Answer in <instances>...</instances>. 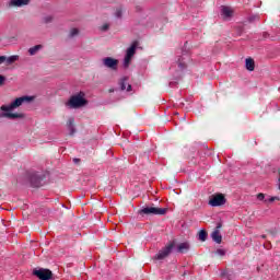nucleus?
Returning <instances> with one entry per match:
<instances>
[{
	"label": "nucleus",
	"instance_id": "1",
	"mask_svg": "<svg viewBox=\"0 0 280 280\" xmlns=\"http://www.w3.org/2000/svg\"><path fill=\"white\" fill-rule=\"evenodd\" d=\"M34 96H21L15 98L10 105H2L0 107V110H3L1 117H5L7 119H23V114H14L10 112L16 110V108L23 106V104H30L34 102Z\"/></svg>",
	"mask_w": 280,
	"mask_h": 280
},
{
	"label": "nucleus",
	"instance_id": "2",
	"mask_svg": "<svg viewBox=\"0 0 280 280\" xmlns=\"http://www.w3.org/2000/svg\"><path fill=\"white\" fill-rule=\"evenodd\" d=\"M89 104V101L84 98V92H80L75 95H72L69 101L66 103V106L68 108H82V106H86Z\"/></svg>",
	"mask_w": 280,
	"mask_h": 280
},
{
	"label": "nucleus",
	"instance_id": "3",
	"mask_svg": "<svg viewBox=\"0 0 280 280\" xmlns=\"http://www.w3.org/2000/svg\"><path fill=\"white\" fill-rule=\"evenodd\" d=\"M138 213L139 215H165L167 208L143 207Z\"/></svg>",
	"mask_w": 280,
	"mask_h": 280
},
{
	"label": "nucleus",
	"instance_id": "4",
	"mask_svg": "<svg viewBox=\"0 0 280 280\" xmlns=\"http://www.w3.org/2000/svg\"><path fill=\"white\" fill-rule=\"evenodd\" d=\"M189 61V55H183L177 57L174 65L172 66V69H174L177 72V75L179 73H183L185 69H187V62Z\"/></svg>",
	"mask_w": 280,
	"mask_h": 280
},
{
	"label": "nucleus",
	"instance_id": "5",
	"mask_svg": "<svg viewBox=\"0 0 280 280\" xmlns=\"http://www.w3.org/2000/svg\"><path fill=\"white\" fill-rule=\"evenodd\" d=\"M46 177L45 173H33L30 177L32 187H43Z\"/></svg>",
	"mask_w": 280,
	"mask_h": 280
},
{
	"label": "nucleus",
	"instance_id": "6",
	"mask_svg": "<svg viewBox=\"0 0 280 280\" xmlns=\"http://www.w3.org/2000/svg\"><path fill=\"white\" fill-rule=\"evenodd\" d=\"M174 246H176V243L173 241L168 245H166L164 248H162L155 256L154 259L161 260L165 259L174 250Z\"/></svg>",
	"mask_w": 280,
	"mask_h": 280
},
{
	"label": "nucleus",
	"instance_id": "7",
	"mask_svg": "<svg viewBox=\"0 0 280 280\" xmlns=\"http://www.w3.org/2000/svg\"><path fill=\"white\" fill-rule=\"evenodd\" d=\"M33 275L38 277L40 280H50L54 277V273L49 269H34Z\"/></svg>",
	"mask_w": 280,
	"mask_h": 280
},
{
	"label": "nucleus",
	"instance_id": "8",
	"mask_svg": "<svg viewBox=\"0 0 280 280\" xmlns=\"http://www.w3.org/2000/svg\"><path fill=\"white\" fill-rule=\"evenodd\" d=\"M103 66L106 69H110L112 71H117V67L119 65V60L113 57H105L102 59Z\"/></svg>",
	"mask_w": 280,
	"mask_h": 280
},
{
	"label": "nucleus",
	"instance_id": "9",
	"mask_svg": "<svg viewBox=\"0 0 280 280\" xmlns=\"http://www.w3.org/2000/svg\"><path fill=\"white\" fill-rule=\"evenodd\" d=\"M210 207H222V205H226V198L222 194L213 195L209 200Z\"/></svg>",
	"mask_w": 280,
	"mask_h": 280
},
{
	"label": "nucleus",
	"instance_id": "10",
	"mask_svg": "<svg viewBox=\"0 0 280 280\" xmlns=\"http://www.w3.org/2000/svg\"><path fill=\"white\" fill-rule=\"evenodd\" d=\"M220 12L223 21H231L233 19V9L231 7L221 5Z\"/></svg>",
	"mask_w": 280,
	"mask_h": 280
},
{
	"label": "nucleus",
	"instance_id": "11",
	"mask_svg": "<svg viewBox=\"0 0 280 280\" xmlns=\"http://www.w3.org/2000/svg\"><path fill=\"white\" fill-rule=\"evenodd\" d=\"M119 86L120 91H127V93H130V91H132V85L128 83V78L126 77L119 81Z\"/></svg>",
	"mask_w": 280,
	"mask_h": 280
},
{
	"label": "nucleus",
	"instance_id": "12",
	"mask_svg": "<svg viewBox=\"0 0 280 280\" xmlns=\"http://www.w3.org/2000/svg\"><path fill=\"white\" fill-rule=\"evenodd\" d=\"M31 0H11L9 5L11 8H23V5H30Z\"/></svg>",
	"mask_w": 280,
	"mask_h": 280
},
{
	"label": "nucleus",
	"instance_id": "13",
	"mask_svg": "<svg viewBox=\"0 0 280 280\" xmlns=\"http://www.w3.org/2000/svg\"><path fill=\"white\" fill-rule=\"evenodd\" d=\"M137 47H139V43L133 42L132 45L127 49L126 56H128V58H132V56L137 54Z\"/></svg>",
	"mask_w": 280,
	"mask_h": 280
},
{
	"label": "nucleus",
	"instance_id": "14",
	"mask_svg": "<svg viewBox=\"0 0 280 280\" xmlns=\"http://www.w3.org/2000/svg\"><path fill=\"white\" fill-rule=\"evenodd\" d=\"M75 119L69 118L67 122V128L69 130V135L73 136L75 135Z\"/></svg>",
	"mask_w": 280,
	"mask_h": 280
},
{
	"label": "nucleus",
	"instance_id": "15",
	"mask_svg": "<svg viewBox=\"0 0 280 280\" xmlns=\"http://www.w3.org/2000/svg\"><path fill=\"white\" fill-rule=\"evenodd\" d=\"M45 46H43L42 44L35 45L31 48H28V54L30 56H36V54H38V51H42V49H44Z\"/></svg>",
	"mask_w": 280,
	"mask_h": 280
},
{
	"label": "nucleus",
	"instance_id": "16",
	"mask_svg": "<svg viewBox=\"0 0 280 280\" xmlns=\"http://www.w3.org/2000/svg\"><path fill=\"white\" fill-rule=\"evenodd\" d=\"M189 248H190L189 243L185 242V243H179V244L177 245L176 250H177L178 253H187V252L189 250Z\"/></svg>",
	"mask_w": 280,
	"mask_h": 280
},
{
	"label": "nucleus",
	"instance_id": "17",
	"mask_svg": "<svg viewBox=\"0 0 280 280\" xmlns=\"http://www.w3.org/2000/svg\"><path fill=\"white\" fill-rule=\"evenodd\" d=\"M211 237L217 244H222V235L220 234V230L213 231Z\"/></svg>",
	"mask_w": 280,
	"mask_h": 280
},
{
	"label": "nucleus",
	"instance_id": "18",
	"mask_svg": "<svg viewBox=\"0 0 280 280\" xmlns=\"http://www.w3.org/2000/svg\"><path fill=\"white\" fill-rule=\"evenodd\" d=\"M245 67L247 71H255V60L253 58H247L245 60Z\"/></svg>",
	"mask_w": 280,
	"mask_h": 280
},
{
	"label": "nucleus",
	"instance_id": "19",
	"mask_svg": "<svg viewBox=\"0 0 280 280\" xmlns=\"http://www.w3.org/2000/svg\"><path fill=\"white\" fill-rule=\"evenodd\" d=\"M42 23H44V25H49V23H54V15H44L42 18Z\"/></svg>",
	"mask_w": 280,
	"mask_h": 280
},
{
	"label": "nucleus",
	"instance_id": "20",
	"mask_svg": "<svg viewBox=\"0 0 280 280\" xmlns=\"http://www.w3.org/2000/svg\"><path fill=\"white\" fill-rule=\"evenodd\" d=\"M19 60V55H13L10 57H7L5 62L7 65H13V62H16Z\"/></svg>",
	"mask_w": 280,
	"mask_h": 280
},
{
	"label": "nucleus",
	"instance_id": "21",
	"mask_svg": "<svg viewBox=\"0 0 280 280\" xmlns=\"http://www.w3.org/2000/svg\"><path fill=\"white\" fill-rule=\"evenodd\" d=\"M80 34V30L78 28H71L69 32V38H75Z\"/></svg>",
	"mask_w": 280,
	"mask_h": 280
},
{
	"label": "nucleus",
	"instance_id": "22",
	"mask_svg": "<svg viewBox=\"0 0 280 280\" xmlns=\"http://www.w3.org/2000/svg\"><path fill=\"white\" fill-rule=\"evenodd\" d=\"M207 231H205V230H201L200 232H199V240H200V242H207Z\"/></svg>",
	"mask_w": 280,
	"mask_h": 280
},
{
	"label": "nucleus",
	"instance_id": "23",
	"mask_svg": "<svg viewBox=\"0 0 280 280\" xmlns=\"http://www.w3.org/2000/svg\"><path fill=\"white\" fill-rule=\"evenodd\" d=\"M130 60H132V57H128V55H126L122 63L125 69H128V67H130Z\"/></svg>",
	"mask_w": 280,
	"mask_h": 280
},
{
	"label": "nucleus",
	"instance_id": "24",
	"mask_svg": "<svg viewBox=\"0 0 280 280\" xmlns=\"http://www.w3.org/2000/svg\"><path fill=\"white\" fill-rule=\"evenodd\" d=\"M215 254L219 255V257H224V255H226V250L219 248Z\"/></svg>",
	"mask_w": 280,
	"mask_h": 280
},
{
	"label": "nucleus",
	"instance_id": "25",
	"mask_svg": "<svg viewBox=\"0 0 280 280\" xmlns=\"http://www.w3.org/2000/svg\"><path fill=\"white\" fill-rule=\"evenodd\" d=\"M124 14V12L121 11V9H117L116 12H115V16L117 19H121V15Z\"/></svg>",
	"mask_w": 280,
	"mask_h": 280
},
{
	"label": "nucleus",
	"instance_id": "26",
	"mask_svg": "<svg viewBox=\"0 0 280 280\" xmlns=\"http://www.w3.org/2000/svg\"><path fill=\"white\" fill-rule=\"evenodd\" d=\"M255 21H259V15L249 16V23H255Z\"/></svg>",
	"mask_w": 280,
	"mask_h": 280
},
{
	"label": "nucleus",
	"instance_id": "27",
	"mask_svg": "<svg viewBox=\"0 0 280 280\" xmlns=\"http://www.w3.org/2000/svg\"><path fill=\"white\" fill-rule=\"evenodd\" d=\"M108 27H110L109 24H103V25L101 26V30H102V32H108Z\"/></svg>",
	"mask_w": 280,
	"mask_h": 280
},
{
	"label": "nucleus",
	"instance_id": "28",
	"mask_svg": "<svg viewBox=\"0 0 280 280\" xmlns=\"http://www.w3.org/2000/svg\"><path fill=\"white\" fill-rule=\"evenodd\" d=\"M275 200H280V198L279 197H271L269 199H266L265 202H275Z\"/></svg>",
	"mask_w": 280,
	"mask_h": 280
},
{
	"label": "nucleus",
	"instance_id": "29",
	"mask_svg": "<svg viewBox=\"0 0 280 280\" xmlns=\"http://www.w3.org/2000/svg\"><path fill=\"white\" fill-rule=\"evenodd\" d=\"M265 198H266V195H264L262 192L257 195L258 200H265Z\"/></svg>",
	"mask_w": 280,
	"mask_h": 280
},
{
	"label": "nucleus",
	"instance_id": "30",
	"mask_svg": "<svg viewBox=\"0 0 280 280\" xmlns=\"http://www.w3.org/2000/svg\"><path fill=\"white\" fill-rule=\"evenodd\" d=\"M7 57L5 56H0V65H3L5 62Z\"/></svg>",
	"mask_w": 280,
	"mask_h": 280
},
{
	"label": "nucleus",
	"instance_id": "31",
	"mask_svg": "<svg viewBox=\"0 0 280 280\" xmlns=\"http://www.w3.org/2000/svg\"><path fill=\"white\" fill-rule=\"evenodd\" d=\"M3 82H5V77L0 75V84H3Z\"/></svg>",
	"mask_w": 280,
	"mask_h": 280
},
{
	"label": "nucleus",
	"instance_id": "32",
	"mask_svg": "<svg viewBox=\"0 0 280 280\" xmlns=\"http://www.w3.org/2000/svg\"><path fill=\"white\" fill-rule=\"evenodd\" d=\"M220 229H222V223H218L217 225V231H220Z\"/></svg>",
	"mask_w": 280,
	"mask_h": 280
},
{
	"label": "nucleus",
	"instance_id": "33",
	"mask_svg": "<svg viewBox=\"0 0 280 280\" xmlns=\"http://www.w3.org/2000/svg\"><path fill=\"white\" fill-rule=\"evenodd\" d=\"M74 163H80V159H73Z\"/></svg>",
	"mask_w": 280,
	"mask_h": 280
},
{
	"label": "nucleus",
	"instance_id": "34",
	"mask_svg": "<svg viewBox=\"0 0 280 280\" xmlns=\"http://www.w3.org/2000/svg\"><path fill=\"white\" fill-rule=\"evenodd\" d=\"M260 237H261L262 240H266V235H261Z\"/></svg>",
	"mask_w": 280,
	"mask_h": 280
}]
</instances>
